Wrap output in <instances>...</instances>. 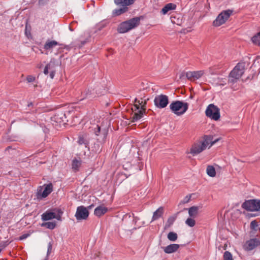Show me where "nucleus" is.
I'll return each instance as SVG.
<instances>
[{"label":"nucleus","mask_w":260,"mask_h":260,"mask_svg":"<svg viewBox=\"0 0 260 260\" xmlns=\"http://www.w3.org/2000/svg\"><path fill=\"white\" fill-rule=\"evenodd\" d=\"M246 63L244 62H240L237 64L229 75L228 83L233 88V84L242 77L245 70Z\"/></svg>","instance_id":"obj_1"},{"label":"nucleus","mask_w":260,"mask_h":260,"mask_svg":"<svg viewBox=\"0 0 260 260\" xmlns=\"http://www.w3.org/2000/svg\"><path fill=\"white\" fill-rule=\"evenodd\" d=\"M140 19L139 17H135L127 21L121 23L118 28V32L123 34L135 28L140 24Z\"/></svg>","instance_id":"obj_2"},{"label":"nucleus","mask_w":260,"mask_h":260,"mask_svg":"<svg viewBox=\"0 0 260 260\" xmlns=\"http://www.w3.org/2000/svg\"><path fill=\"white\" fill-rule=\"evenodd\" d=\"M171 111L175 114L180 116L186 112L188 108V104L180 101H173L170 105Z\"/></svg>","instance_id":"obj_3"},{"label":"nucleus","mask_w":260,"mask_h":260,"mask_svg":"<svg viewBox=\"0 0 260 260\" xmlns=\"http://www.w3.org/2000/svg\"><path fill=\"white\" fill-rule=\"evenodd\" d=\"M242 207L247 211L260 212V200L253 199L245 201L242 204Z\"/></svg>","instance_id":"obj_4"},{"label":"nucleus","mask_w":260,"mask_h":260,"mask_svg":"<svg viewBox=\"0 0 260 260\" xmlns=\"http://www.w3.org/2000/svg\"><path fill=\"white\" fill-rule=\"evenodd\" d=\"M53 191V185L51 183L44 184L38 187L37 192L38 199L46 198Z\"/></svg>","instance_id":"obj_5"},{"label":"nucleus","mask_w":260,"mask_h":260,"mask_svg":"<svg viewBox=\"0 0 260 260\" xmlns=\"http://www.w3.org/2000/svg\"><path fill=\"white\" fill-rule=\"evenodd\" d=\"M219 109L213 104H210L206 110V115L207 117L214 120H218L220 118Z\"/></svg>","instance_id":"obj_6"},{"label":"nucleus","mask_w":260,"mask_h":260,"mask_svg":"<svg viewBox=\"0 0 260 260\" xmlns=\"http://www.w3.org/2000/svg\"><path fill=\"white\" fill-rule=\"evenodd\" d=\"M233 11L230 10L223 11L218 15L216 19L213 21V24L215 26H219L224 24L231 15Z\"/></svg>","instance_id":"obj_7"},{"label":"nucleus","mask_w":260,"mask_h":260,"mask_svg":"<svg viewBox=\"0 0 260 260\" xmlns=\"http://www.w3.org/2000/svg\"><path fill=\"white\" fill-rule=\"evenodd\" d=\"M92 130L94 134L97 137V141L99 142H104L107 138L108 135V129L104 128L101 129V127L98 125H94V127H92Z\"/></svg>","instance_id":"obj_8"},{"label":"nucleus","mask_w":260,"mask_h":260,"mask_svg":"<svg viewBox=\"0 0 260 260\" xmlns=\"http://www.w3.org/2000/svg\"><path fill=\"white\" fill-rule=\"evenodd\" d=\"M154 103L156 107L160 109L164 108L169 103V99L166 95L160 94L155 96Z\"/></svg>","instance_id":"obj_9"},{"label":"nucleus","mask_w":260,"mask_h":260,"mask_svg":"<svg viewBox=\"0 0 260 260\" xmlns=\"http://www.w3.org/2000/svg\"><path fill=\"white\" fill-rule=\"evenodd\" d=\"M89 212L87 208L83 206H80L77 207L75 217L78 221L86 220L89 216Z\"/></svg>","instance_id":"obj_10"},{"label":"nucleus","mask_w":260,"mask_h":260,"mask_svg":"<svg viewBox=\"0 0 260 260\" xmlns=\"http://www.w3.org/2000/svg\"><path fill=\"white\" fill-rule=\"evenodd\" d=\"M146 102L145 101L144 105L142 106L141 109H139L136 111H133L134 112L133 117H132V122H134L138 120H140L143 116V115L145 113L146 111Z\"/></svg>","instance_id":"obj_11"},{"label":"nucleus","mask_w":260,"mask_h":260,"mask_svg":"<svg viewBox=\"0 0 260 260\" xmlns=\"http://www.w3.org/2000/svg\"><path fill=\"white\" fill-rule=\"evenodd\" d=\"M260 245V239L257 238L251 239L247 241L245 245L244 248L247 250H252Z\"/></svg>","instance_id":"obj_12"},{"label":"nucleus","mask_w":260,"mask_h":260,"mask_svg":"<svg viewBox=\"0 0 260 260\" xmlns=\"http://www.w3.org/2000/svg\"><path fill=\"white\" fill-rule=\"evenodd\" d=\"M204 74V71H189L186 73V77L188 80L194 81L201 78Z\"/></svg>","instance_id":"obj_13"},{"label":"nucleus","mask_w":260,"mask_h":260,"mask_svg":"<svg viewBox=\"0 0 260 260\" xmlns=\"http://www.w3.org/2000/svg\"><path fill=\"white\" fill-rule=\"evenodd\" d=\"M43 72L45 75L50 73V77L51 79H53L55 73V63L52 61H50V62L45 66Z\"/></svg>","instance_id":"obj_14"},{"label":"nucleus","mask_w":260,"mask_h":260,"mask_svg":"<svg viewBox=\"0 0 260 260\" xmlns=\"http://www.w3.org/2000/svg\"><path fill=\"white\" fill-rule=\"evenodd\" d=\"M206 148L205 145L204 144H202V142L200 143H196L192 145L190 149V153L194 155L201 153Z\"/></svg>","instance_id":"obj_15"},{"label":"nucleus","mask_w":260,"mask_h":260,"mask_svg":"<svg viewBox=\"0 0 260 260\" xmlns=\"http://www.w3.org/2000/svg\"><path fill=\"white\" fill-rule=\"evenodd\" d=\"M220 138L216 139L215 140H213V136L212 135H207L204 136V140L202 142V144H204L205 145V147L209 145V147L212 146L213 145L217 143Z\"/></svg>","instance_id":"obj_16"},{"label":"nucleus","mask_w":260,"mask_h":260,"mask_svg":"<svg viewBox=\"0 0 260 260\" xmlns=\"http://www.w3.org/2000/svg\"><path fill=\"white\" fill-rule=\"evenodd\" d=\"M52 120L56 123H60L66 120V114L62 111L56 112L54 115L51 117Z\"/></svg>","instance_id":"obj_17"},{"label":"nucleus","mask_w":260,"mask_h":260,"mask_svg":"<svg viewBox=\"0 0 260 260\" xmlns=\"http://www.w3.org/2000/svg\"><path fill=\"white\" fill-rule=\"evenodd\" d=\"M202 206H193L188 208V214L191 218H196L199 214L200 210L202 209Z\"/></svg>","instance_id":"obj_18"},{"label":"nucleus","mask_w":260,"mask_h":260,"mask_svg":"<svg viewBox=\"0 0 260 260\" xmlns=\"http://www.w3.org/2000/svg\"><path fill=\"white\" fill-rule=\"evenodd\" d=\"M179 246V244H172L165 247H163V249L165 253L170 254L177 251Z\"/></svg>","instance_id":"obj_19"},{"label":"nucleus","mask_w":260,"mask_h":260,"mask_svg":"<svg viewBox=\"0 0 260 260\" xmlns=\"http://www.w3.org/2000/svg\"><path fill=\"white\" fill-rule=\"evenodd\" d=\"M107 211V208L104 206H100L95 209L94 214L96 216L100 217L105 214Z\"/></svg>","instance_id":"obj_20"},{"label":"nucleus","mask_w":260,"mask_h":260,"mask_svg":"<svg viewBox=\"0 0 260 260\" xmlns=\"http://www.w3.org/2000/svg\"><path fill=\"white\" fill-rule=\"evenodd\" d=\"M136 1V0H114V2L117 5L127 7L133 5Z\"/></svg>","instance_id":"obj_21"},{"label":"nucleus","mask_w":260,"mask_h":260,"mask_svg":"<svg viewBox=\"0 0 260 260\" xmlns=\"http://www.w3.org/2000/svg\"><path fill=\"white\" fill-rule=\"evenodd\" d=\"M56 218L55 213L50 211H46L42 215V219L44 221L49 220Z\"/></svg>","instance_id":"obj_22"},{"label":"nucleus","mask_w":260,"mask_h":260,"mask_svg":"<svg viewBox=\"0 0 260 260\" xmlns=\"http://www.w3.org/2000/svg\"><path fill=\"white\" fill-rule=\"evenodd\" d=\"M176 8V6L172 3H169L167 4L162 9L161 13L163 14H167L169 11L175 10Z\"/></svg>","instance_id":"obj_23"},{"label":"nucleus","mask_w":260,"mask_h":260,"mask_svg":"<svg viewBox=\"0 0 260 260\" xmlns=\"http://www.w3.org/2000/svg\"><path fill=\"white\" fill-rule=\"evenodd\" d=\"M58 43L56 41H48L44 45V48L45 50H50L57 45Z\"/></svg>","instance_id":"obj_24"},{"label":"nucleus","mask_w":260,"mask_h":260,"mask_svg":"<svg viewBox=\"0 0 260 260\" xmlns=\"http://www.w3.org/2000/svg\"><path fill=\"white\" fill-rule=\"evenodd\" d=\"M164 212V209L162 207H159L156 211H155L153 215L152 221L155 220L160 217Z\"/></svg>","instance_id":"obj_25"},{"label":"nucleus","mask_w":260,"mask_h":260,"mask_svg":"<svg viewBox=\"0 0 260 260\" xmlns=\"http://www.w3.org/2000/svg\"><path fill=\"white\" fill-rule=\"evenodd\" d=\"M206 172L207 174L211 177H214L216 176L215 169L212 166H208L207 167Z\"/></svg>","instance_id":"obj_26"},{"label":"nucleus","mask_w":260,"mask_h":260,"mask_svg":"<svg viewBox=\"0 0 260 260\" xmlns=\"http://www.w3.org/2000/svg\"><path fill=\"white\" fill-rule=\"evenodd\" d=\"M102 143L103 142H99L98 141L97 143H94L92 147V150L94 151L95 153H100L102 150V146L101 145Z\"/></svg>","instance_id":"obj_27"},{"label":"nucleus","mask_w":260,"mask_h":260,"mask_svg":"<svg viewBox=\"0 0 260 260\" xmlns=\"http://www.w3.org/2000/svg\"><path fill=\"white\" fill-rule=\"evenodd\" d=\"M176 216H170L167 220V221L165 226V229L166 230L169 228L174 223L176 220Z\"/></svg>","instance_id":"obj_28"},{"label":"nucleus","mask_w":260,"mask_h":260,"mask_svg":"<svg viewBox=\"0 0 260 260\" xmlns=\"http://www.w3.org/2000/svg\"><path fill=\"white\" fill-rule=\"evenodd\" d=\"M123 7V8L115 10L114 14L116 16H118L127 12L128 11V8L126 6Z\"/></svg>","instance_id":"obj_29"},{"label":"nucleus","mask_w":260,"mask_h":260,"mask_svg":"<svg viewBox=\"0 0 260 260\" xmlns=\"http://www.w3.org/2000/svg\"><path fill=\"white\" fill-rule=\"evenodd\" d=\"M81 161L78 160L77 159H74L72 162V169L75 171H77L79 170V168L81 166Z\"/></svg>","instance_id":"obj_30"},{"label":"nucleus","mask_w":260,"mask_h":260,"mask_svg":"<svg viewBox=\"0 0 260 260\" xmlns=\"http://www.w3.org/2000/svg\"><path fill=\"white\" fill-rule=\"evenodd\" d=\"M167 238L171 241H175L178 238V236L176 233L170 232L168 233Z\"/></svg>","instance_id":"obj_31"},{"label":"nucleus","mask_w":260,"mask_h":260,"mask_svg":"<svg viewBox=\"0 0 260 260\" xmlns=\"http://www.w3.org/2000/svg\"><path fill=\"white\" fill-rule=\"evenodd\" d=\"M251 40L254 44L260 45V31L255 35L251 38Z\"/></svg>","instance_id":"obj_32"},{"label":"nucleus","mask_w":260,"mask_h":260,"mask_svg":"<svg viewBox=\"0 0 260 260\" xmlns=\"http://www.w3.org/2000/svg\"><path fill=\"white\" fill-rule=\"evenodd\" d=\"M194 218L190 217L188 218L185 221V223L190 227L194 226L196 224V221Z\"/></svg>","instance_id":"obj_33"},{"label":"nucleus","mask_w":260,"mask_h":260,"mask_svg":"<svg viewBox=\"0 0 260 260\" xmlns=\"http://www.w3.org/2000/svg\"><path fill=\"white\" fill-rule=\"evenodd\" d=\"M42 226H45L47 228L52 230L55 228L56 223L55 222H47L43 223Z\"/></svg>","instance_id":"obj_34"},{"label":"nucleus","mask_w":260,"mask_h":260,"mask_svg":"<svg viewBox=\"0 0 260 260\" xmlns=\"http://www.w3.org/2000/svg\"><path fill=\"white\" fill-rule=\"evenodd\" d=\"M223 260H233L232 254L228 251H226L223 253Z\"/></svg>","instance_id":"obj_35"},{"label":"nucleus","mask_w":260,"mask_h":260,"mask_svg":"<svg viewBox=\"0 0 260 260\" xmlns=\"http://www.w3.org/2000/svg\"><path fill=\"white\" fill-rule=\"evenodd\" d=\"M138 104H135L134 105V107L132 108L133 111H136L140 109V106H141V108H142V106L144 105V102L143 101L140 102V101H138Z\"/></svg>","instance_id":"obj_36"},{"label":"nucleus","mask_w":260,"mask_h":260,"mask_svg":"<svg viewBox=\"0 0 260 260\" xmlns=\"http://www.w3.org/2000/svg\"><path fill=\"white\" fill-rule=\"evenodd\" d=\"M226 84L225 78H218V81L216 83L217 85L224 86Z\"/></svg>","instance_id":"obj_37"},{"label":"nucleus","mask_w":260,"mask_h":260,"mask_svg":"<svg viewBox=\"0 0 260 260\" xmlns=\"http://www.w3.org/2000/svg\"><path fill=\"white\" fill-rule=\"evenodd\" d=\"M258 226L257 222L254 220H252L250 223V228L251 230L256 231V228Z\"/></svg>","instance_id":"obj_38"},{"label":"nucleus","mask_w":260,"mask_h":260,"mask_svg":"<svg viewBox=\"0 0 260 260\" xmlns=\"http://www.w3.org/2000/svg\"><path fill=\"white\" fill-rule=\"evenodd\" d=\"M191 194H189V195L186 196L183 199V200L181 202V203L184 204H186V203H188L191 199Z\"/></svg>","instance_id":"obj_39"},{"label":"nucleus","mask_w":260,"mask_h":260,"mask_svg":"<svg viewBox=\"0 0 260 260\" xmlns=\"http://www.w3.org/2000/svg\"><path fill=\"white\" fill-rule=\"evenodd\" d=\"M78 142L80 145L84 144L85 145V147H86L87 142L83 137H80L79 138Z\"/></svg>","instance_id":"obj_40"},{"label":"nucleus","mask_w":260,"mask_h":260,"mask_svg":"<svg viewBox=\"0 0 260 260\" xmlns=\"http://www.w3.org/2000/svg\"><path fill=\"white\" fill-rule=\"evenodd\" d=\"M26 80H27V82L29 83L35 81V77L31 75H29V76H27V77H26Z\"/></svg>","instance_id":"obj_41"},{"label":"nucleus","mask_w":260,"mask_h":260,"mask_svg":"<svg viewBox=\"0 0 260 260\" xmlns=\"http://www.w3.org/2000/svg\"><path fill=\"white\" fill-rule=\"evenodd\" d=\"M52 249V245L50 242L48 245L47 256L49 255L50 254V253L51 252Z\"/></svg>","instance_id":"obj_42"},{"label":"nucleus","mask_w":260,"mask_h":260,"mask_svg":"<svg viewBox=\"0 0 260 260\" xmlns=\"http://www.w3.org/2000/svg\"><path fill=\"white\" fill-rule=\"evenodd\" d=\"M133 222H134L135 225H136L137 222L138 220H139V218L138 217L135 216L134 214H133Z\"/></svg>","instance_id":"obj_43"},{"label":"nucleus","mask_w":260,"mask_h":260,"mask_svg":"<svg viewBox=\"0 0 260 260\" xmlns=\"http://www.w3.org/2000/svg\"><path fill=\"white\" fill-rule=\"evenodd\" d=\"M29 235L28 234H23L22 235V236H21L20 237H19V239L20 240H23V239H26V238H27L28 237Z\"/></svg>","instance_id":"obj_44"},{"label":"nucleus","mask_w":260,"mask_h":260,"mask_svg":"<svg viewBox=\"0 0 260 260\" xmlns=\"http://www.w3.org/2000/svg\"><path fill=\"white\" fill-rule=\"evenodd\" d=\"M56 218L58 220H60L61 217H60V216H56V218Z\"/></svg>","instance_id":"obj_45"},{"label":"nucleus","mask_w":260,"mask_h":260,"mask_svg":"<svg viewBox=\"0 0 260 260\" xmlns=\"http://www.w3.org/2000/svg\"><path fill=\"white\" fill-rule=\"evenodd\" d=\"M93 206V205H90V206H88V207H87V209H91Z\"/></svg>","instance_id":"obj_46"},{"label":"nucleus","mask_w":260,"mask_h":260,"mask_svg":"<svg viewBox=\"0 0 260 260\" xmlns=\"http://www.w3.org/2000/svg\"><path fill=\"white\" fill-rule=\"evenodd\" d=\"M32 103H29V104H28V107H30V106H32Z\"/></svg>","instance_id":"obj_47"},{"label":"nucleus","mask_w":260,"mask_h":260,"mask_svg":"<svg viewBox=\"0 0 260 260\" xmlns=\"http://www.w3.org/2000/svg\"><path fill=\"white\" fill-rule=\"evenodd\" d=\"M189 98H190V99H193V96L192 94H191V95H190V96H189Z\"/></svg>","instance_id":"obj_48"},{"label":"nucleus","mask_w":260,"mask_h":260,"mask_svg":"<svg viewBox=\"0 0 260 260\" xmlns=\"http://www.w3.org/2000/svg\"><path fill=\"white\" fill-rule=\"evenodd\" d=\"M139 101V100H138V99H135V103H138V101Z\"/></svg>","instance_id":"obj_49"},{"label":"nucleus","mask_w":260,"mask_h":260,"mask_svg":"<svg viewBox=\"0 0 260 260\" xmlns=\"http://www.w3.org/2000/svg\"><path fill=\"white\" fill-rule=\"evenodd\" d=\"M226 248V245L225 244L224 246V249L225 250Z\"/></svg>","instance_id":"obj_50"},{"label":"nucleus","mask_w":260,"mask_h":260,"mask_svg":"<svg viewBox=\"0 0 260 260\" xmlns=\"http://www.w3.org/2000/svg\"><path fill=\"white\" fill-rule=\"evenodd\" d=\"M140 227V226H138V228ZM137 227H135L133 228V229H137Z\"/></svg>","instance_id":"obj_51"},{"label":"nucleus","mask_w":260,"mask_h":260,"mask_svg":"<svg viewBox=\"0 0 260 260\" xmlns=\"http://www.w3.org/2000/svg\"><path fill=\"white\" fill-rule=\"evenodd\" d=\"M70 29L71 31H73L72 28H71V27H70Z\"/></svg>","instance_id":"obj_52"}]
</instances>
